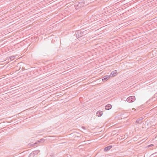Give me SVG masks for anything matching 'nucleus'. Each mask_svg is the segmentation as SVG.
I'll return each mask as SVG.
<instances>
[{
    "instance_id": "obj_8",
    "label": "nucleus",
    "mask_w": 157,
    "mask_h": 157,
    "mask_svg": "<svg viewBox=\"0 0 157 157\" xmlns=\"http://www.w3.org/2000/svg\"><path fill=\"white\" fill-rule=\"evenodd\" d=\"M41 141H42V142H44V140L43 139H41L40 140H38L37 142H36L35 143H34L33 144V146H36V144H37L38 143H40V142H41Z\"/></svg>"
},
{
    "instance_id": "obj_9",
    "label": "nucleus",
    "mask_w": 157,
    "mask_h": 157,
    "mask_svg": "<svg viewBox=\"0 0 157 157\" xmlns=\"http://www.w3.org/2000/svg\"><path fill=\"white\" fill-rule=\"evenodd\" d=\"M144 7H140V8H141L140 9H139V8H138V11L140 12H141L142 11H143V9H144Z\"/></svg>"
},
{
    "instance_id": "obj_1",
    "label": "nucleus",
    "mask_w": 157,
    "mask_h": 157,
    "mask_svg": "<svg viewBox=\"0 0 157 157\" xmlns=\"http://www.w3.org/2000/svg\"><path fill=\"white\" fill-rule=\"evenodd\" d=\"M135 100V97L133 96L129 97L127 98V101L129 103L134 102Z\"/></svg>"
},
{
    "instance_id": "obj_2",
    "label": "nucleus",
    "mask_w": 157,
    "mask_h": 157,
    "mask_svg": "<svg viewBox=\"0 0 157 157\" xmlns=\"http://www.w3.org/2000/svg\"><path fill=\"white\" fill-rule=\"evenodd\" d=\"M117 70H114L113 71H112L109 75L110 77H113L116 76L117 75Z\"/></svg>"
},
{
    "instance_id": "obj_3",
    "label": "nucleus",
    "mask_w": 157,
    "mask_h": 157,
    "mask_svg": "<svg viewBox=\"0 0 157 157\" xmlns=\"http://www.w3.org/2000/svg\"><path fill=\"white\" fill-rule=\"evenodd\" d=\"M110 76L109 75H106L104 76L102 78V80L103 81H105L107 80L109 78H110Z\"/></svg>"
},
{
    "instance_id": "obj_13",
    "label": "nucleus",
    "mask_w": 157,
    "mask_h": 157,
    "mask_svg": "<svg viewBox=\"0 0 157 157\" xmlns=\"http://www.w3.org/2000/svg\"><path fill=\"white\" fill-rule=\"evenodd\" d=\"M154 19V18H153V19H151V20H153V19Z\"/></svg>"
},
{
    "instance_id": "obj_5",
    "label": "nucleus",
    "mask_w": 157,
    "mask_h": 157,
    "mask_svg": "<svg viewBox=\"0 0 157 157\" xmlns=\"http://www.w3.org/2000/svg\"><path fill=\"white\" fill-rule=\"evenodd\" d=\"M112 145H109L105 147L104 149V151H109L111 148H112Z\"/></svg>"
},
{
    "instance_id": "obj_10",
    "label": "nucleus",
    "mask_w": 157,
    "mask_h": 157,
    "mask_svg": "<svg viewBox=\"0 0 157 157\" xmlns=\"http://www.w3.org/2000/svg\"><path fill=\"white\" fill-rule=\"evenodd\" d=\"M15 56H12L10 57V59L11 60H12L15 59Z\"/></svg>"
},
{
    "instance_id": "obj_6",
    "label": "nucleus",
    "mask_w": 157,
    "mask_h": 157,
    "mask_svg": "<svg viewBox=\"0 0 157 157\" xmlns=\"http://www.w3.org/2000/svg\"><path fill=\"white\" fill-rule=\"evenodd\" d=\"M39 151H33L31 153H30L29 155V156H33L34 155H36L38 153Z\"/></svg>"
},
{
    "instance_id": "obj_4",
    "label": "nucleus",
    "mask_w": 157,
    "mask_h": 157,
    "mask_svg": "<svg viewBox=\"0 0 157 157\" xmlns=\"http://www.w3.org/2000/svg\"><path fill=\"white\" fill-rule=\"evenodd\" d=\"M112 107L111 105L108 104L105 106V109L106 110H109L111 109Z\"/></svg>"
},
{
    "instance_id": "obj_11",
    "label": "nucleus",
    "mask_w": 157,
    "mask_h": 157,
    "mask_svg": "<svg viewBox=\"0 0 157 157\" xmlns=\"http://www.w3.org/2000/svg\"><path fill=\"white\" fill-rule=\"evenodd\" d=\"M81 128L83 129H86V128H85V127L84 126L82 127Z\"/></svg>"
},
{
    "instance_id": "obj_7",
    "label": "nucleus",
    "mask_w": 157,
    "mask_h": 157,
    "mask_svg": "<svg viewBox=\"0 0 157 157\" xmlns=\"http://www.w3.org/2000/svg\"><path fill=\"white\" fill-rule=\"evenodd\" d=\"M102 114L103 112L101 111H98L97 112V115L98 117H101Z\"/></svg>"
},
{
    "instance_id": "obj_12",
    "label": "nucleus",
    "mask_w": 157,
    "mask_h": 157,
    "mask_svg": "<svg viewBox=\"0 0 157 157\" xmlns=\"http://www.w3.org/2000/svg\"><path fill=\"white\" fill-rule=\"evenodd\" d=\"M136 123H137V120H136Z\"/></svg>"
}]
</instances>
